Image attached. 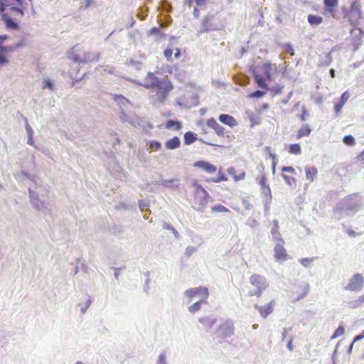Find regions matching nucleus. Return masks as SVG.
<instances>
[{
    "instance_id": "1",
    "label": "nucleus",
    "mask_w": 364,
    "mask_h": 364,
    "mask_svg": "<svg viewBox=\"0 0 364 364\" xmlns=\"http://www.w3.org/2000/svg\"><path fill=\"white\" fill-rule=\"evenodd\" d=\"M0 13L7 28H18L17 21L23 16V9L20 5H16L14 0L4 1L0 0Z\"/></svg>"
},
{
    "instance_id": "2",
    "label": "nucleus",
    "mask_w": 364,
    "mask_h": 364,
    "mask_svg": "<svg viewBox=\"0 0 364 364\" xmlns=\"http://www.w3.org/2000/svg\"><path fill=\"white\" fill-rule=\"evenodd\" d=\"M189 188L190 198L193 203V208L197 211H203L208 205L210 198L208 192L203 188L196 179L191 181Z\"/></svg>"
},
{
    "instance_id": "3",
    "label": "nucleus",
    "mask_w": 364,
    "mask_h": 364,
    "mask_svg": "<svg viewBox=\"0 0 364 364\" xmlns=\"http://www.w3.org/2000/svg\"><path fill=\"white\" fill-rule=\"evenodd\" d=\"M277 70L275 65L270 62H264L256 65L252 69L255 80L258 87L267 90L268 84L272 81V73Z\"/></svg>"
},
{
    "instance_id": "4",
    "label": "nucleus",
    "mask_w": 364,
    "mask_h": 364,
    "mask_svg": "<svg viewBox=\"0 0 364 364\" xmlns=\"http://www.w3.org/2000/svg\"><path fill=\"white\" fill-rule=\"evenodd\" d=\"M341 11L344 19L349 23V24L355 28L362 18L361 4L359 0H354L350 8L346 6L341 7Z\"/></svg>"
},
{
    "instance_id": "5",
    "label": "nucleus",
    "mask_w": 364,
    "mask_h": 364,
    "mask_svg": "<svg viewBox=\"0 0 364 364\" xmlns=\"http://www.w3.org/2000/svg\"><path fill=\"white\" fill-rule=\"evenodd\" d=\"M250 284L255 287L254 289L250 290L248 292L249 296H257L260 297L262 294V292L265 291L268 287L269 284L267 281V279L260 274H253L250 276Z\"/></svg>"
},
{
    "instance_id": "6",
    "label": "nucleus",
    "mask_w": 364,
    "mask_h": 364,
    "mask_svg": "<svg viewBox=\"0 0 364 364\" xmlns=\"http://www.w3.org/2000/svg\"><path fill=\"white\" fill-rule=\"evenodd\" d=\"M310 286L307 283L294 285L289 291V299L292 303H296L304 299L309 292Z\"/></svg>"
},
{
    "instance_id": "7",
    "label": "nucleus",
    "mask_w": 364,
    "mask_h": 364,
    "mask_svg": "<svg viewBox=\"0 0 364 364\" xmlns=\"http://www.w3.org/2000/svg\"><path fill=\"white\" fill-rule=\"evenodd\" d=\"M184 294L189 299V301H191L196 297H198L199 300H202V301H206L209 292L207 287H199L187 289Z\"/></svg>"
},
{
    "instance_id": "8",
    "label": "nucleus",
    "mask_w": 364,
    "mask_h": 364,
    "mask_svg": "<svg viewBox=\"0 0 364 364\" xmlns=\"http://www.w3.org/2000/svg\"><path fill=\"white\" fill-rule=\"evenodd\" d=\"M364 285V277L360 274H355L349 280L346 289L351 291H360Z\"/></svg>"
},
{
    "instance_id": "9",
    "label": "nucleus",
    "mask_w": 364,
    "mask_h": 364,
    "mask_svg": "<svg viewBox=\"0 0 364 364\" xmlns=\"http://www.w3.org/2000/svg\"><path fill=\"white\" fill-rule=\"evenodd\" d=\"M274 247V257L277 261H285L288 259V254L284 248V240L282 237H278V242Z\"/></svg>"
},
{
    "instance_id": "10",
    "label": "nucleus",
    "mask_w": 364,
    "mask_h": 364,
    "mask_svg": "<svg viewBox=\"0 0 364 364\" xmlns=\"http://www.w3.org/2000/svg\"><path fill=\"white\" fill-rule=\"evenodd\" d=\"M257 181L261 187V192L266 201L268 203L272 198V191L269 186L267 184V178L265 174H262L257 178Z\"/></svg>"
},
{
    "instance_id": "11",
    "label": "nucleus",
    "mask_w": 364,
    "mask_h": 364,
    "mask_svg": "<svg viewBox=\"0 0 364 364\" xmlns=\"http://www.w3.org/2000/svg\"><path fill=\"white\" fill-rule=\"evenodd\" d=\"M276 305V301L274 299L271 300L269 303L263 305H259L256 304L255 308L258 311L259 315L263 318H266L269 316L274 309Z\"/></svg>"
},
{
    "instance_id": "12",
    "label": "nucleus",
    "mask_w": 364,
    "mask_h": 364,
    "mask_svg": "<svg viewBox=\"0 0 364 364\" xmlns=\"http://www.w3.org/2000/svg\"><path fill=\"white\" fill-rule=\"evenodd\" d=\"M282 176L284 181L289 186L296 184L295 169L292 166H284L282 168Z\"/></svg>"
},
{
    "instance_id": "13",
    "label": "nucleus",
    "mask_w": 364,
    "mask_h": 364,
    "mask_svg": "<svg viewBox=\"0 0 364 364\" xmlns=\"http://www.w3.org/2000/svg\"><path fill=\"white\" fill-rule=\"evenodd\" d=\"M217 336L219 338L229 337L233 334V327L230 323H225L219 326L217 329Z\"/></svg>"
},
{
    "instance_id": "14",
    "label": "nucleus",
    "mask_w": 364,
    "mask_h": 364,
    "mask_svg": "<svg viewBox=\"0 0 364 364\" xmlns=\"http://www.w3.org/2000/svg\"><path fill=\"white\" fill-rule=\"evenodd\" d=\"M324 13L336 18V9L338 5V0H323Z\"/></svg>"
},
{
    "instance_id": "15",
    "label": "nucleus",
    "mask_w": 364,
    "mask_h": 364,
    "mask_svg": "<svg viewBox=\"0 0 364 364\" xmlns=\"http://www.w3.org/2000/svg\"><path fill=\"white\" fill-rule=\"evenodd\" d=\"M215 29L214 23V15L212 14H207L202 20V31L208 32Z\"/></svg>"
},
{
    "instance_id": "16",
    "label": "nucleus",
    "mask_w": 364,
    "mask_h": 364,
    "mask_svg": "<svg viewBox=\"0 0 364 364\" xmlns=\"http://www.w3.org/2000/svg\"><path fill=\"white\" fill-rule=\"evenodd\" d=\"M144 87L146 88H161V82L154 73H149L145 80Z\"/></svg>"
},
{
    "instance_id": "17",
    "label": "nucleus",
    "mask_w": 364,
    "mask_h": 364,
    "mask_svg": "<svg viewBox=\"0 0 364 364\" xmlns=\"http://www.w3.org/2000/svg\"><path fill=\"white\" fill-rule=\"evenodd\" d=\"M194 166L203 169L208 173H214L217 171V167L209 163L204 161H198L194 163Z\"/></svg>"
},
{
    "instance_id": "18",
    "label": "nucleus",
    "mask_w": 364,
    "mask_h": 364,
    "mask_svg": "<svg viewBox=\"0 0 364 364\" xmlns=\"http://www.w3.org/2000/svg\"><path fill=\"white\" fill-rule=\"evenodd\" d=\"M207 125L212 128L218 135L223 136L225 135V128L220 125L215 119L211 118L207 121Z\"/></svg>"
},
{
    "instance_id": "19",
    "label": "nucleus",
    "mask_w": 364,
    "mask_h": 364,
    "mask_svg": "<svg viewBox=\"0 0 364 364\" xmlns=\"http://www.w3.org/2000/svg\"><path fill=\"white\" fill-rule=\"evenodd\" d=\"M12 50L13 48L11 47L3 48L0 50V68L9 64L10 58L9 53Z\"/></svg>"
},
{
    "instance_id": "20",
    "label": "nucleus",
    "mask_w": 364,
    "mask_h": 364,
    "mask_svg": "<svg viewBox=\"0 0 364 364\" xmlns=\"http://www.w3.org/2000/svg\"><path fill=\"white\" fill-rule=\"evenodd\" d=\"M220 122L228 125L231 127H235L237 125V120L227 114H222L218 117Z\"/></svg>"
},
{
    "instance_id": "21",
    "label": "nucleus",
    "mask_w": 364,
    "mask_h": 364,
    "mask_svg": "<svg viewBox=\"0 0 364 364\" xmlns=\"http://www.w3.org/2000/svg\"><path fill=\"white\" fill-rule=\"evenodd\" d=\"M305 173H306V179L309 181L312 182L317 177L318 170L314 166L306 167L305 168Z\"/></svg>"
},
{
    "instance_id": "22",
    "label": "nucleus",
    "mask_w": 364,
    "mask_h": 364,
    "mask_svg": "<svg viewBox=\"0 0 364 364\" xmlns=\"http://www.w3.org/2000/svg\"><path fill=\"white\" fill-rule=\"evenodd\" d=\"M181 141L178 136H174L171 139H168L165 143V146L168 150H172L180 147Z\"/></svg>"
},
{
    "instance_id": "23",
    "label": "nucleus",
    "mask_w": 364,
    "mask_h": 364,
    "mask_svg": "<svg viewBox=\"0 0 364 364\" xmlns=\"http://www.w3.org/2000/svg\"><path fill=\"white\" fill-rule=\"evenodd\" d=\"M228 173L231 175L235 181H241L245 179L246 173L245 171H241L238 174L236 173V170L234 167H229L227 170Z\"/></svg>"
},
{
    "instance_id": "24",
    "label": "nucleus",
    "mask_w": 364,
    "mask_h": 364,
    "mask_svg": "<svg viewBox=\"0 0 364 364\" xmlns=\"http://www.w3.org/2000/svg\"><path fill=\"white\" fill-rule=\"evenodd\" d=\"M311 129L309 125L302 126L298 131L296 138L299 139L304 136H308L311 134Z\"/></svg>"
},
{
    "instance_id": "25",
    "label": "nucleus",
    "mask_w": 364,
    "mask_h": 364,
    "mask_svg": "<svg viewBox=\"0 0 364 364\" xmlns=\"http://www.w3.org/2000/svg\"><path fill=\"white\" fill-rule=\"evenodd\" d=\"M271 233L272 235L273 240L275 242H278V237H282L279 232V227L278 225V222L277 220L274 221V225L271 230Z\"/></svg>"
},
{
    "instance_id": "26",
    "label": "nucleus",
    "mask_w": 364,
    "mask_h": 364,
    "mask_svg": "<svg viewBox=\"0 0 364 364\" xmlns=\"http://www.w3.org/2000/svg\"><path fill=\"white\" fill-rule=\"evenodd\" d=\"M266 153L268 154L269 157L272 159V172L275 173L276 166H277V156L272 151V148L270 146H266L264 148Z\"/></svg>"
},
{
    "instance_id": "27",
    "label": "nucleus",
    "mask_w": 364,
    "mask_h": 364,
    "mask_svg": "<svg viewBox=\"0 0 364 364\" xmlns=\"http://www.w3.org/2000/svg\"><path fill=\"white\" fill-rule=\"evenodd\" d=\"M228 177L225 175V173H222L221 171H219L218 176L215 178H208L205 181L207 182H212V183H220L221 181H227Z\"/></svg>"
},
{
    "instance_id": "28",
    "label": "nucleus",
    "mask_w": 364,
    "mask_h": 364,
    "mask_svg": "<svg viewBox=\"0 0 364 364\" xmlns=\"http://www.w3.org/2000/svg\"><path fill=\"white\" fill-rule=\"evenodd\" d=\"M323 21V18L320 16L310 14L308 16V22L311 25H319Z\"/></svg>"
},
{
    "instance_id": "29",
    "label": "nucleus",
    "mask_w": 364,
    "mask_h": 364,
    "mask_svg": "<svg viewBox=\"0 0 364 364\" xmlns=\"http://www.w3.org/2000/svg\"><path fill=\"white\" fill-rule=\"evenodd\" d=\"M166 129L174 128L176 130H179L182 127V124L179 121L168 120L165 124Z\"/></svg>"
},
{
    "instance_id": "30",
    "label": "nucleus",
    "mask_w": 364,
    "mask_h": 364,
    "mask_svg": "<svg viewBox=\"0 0 364 364\" xmlns=\"http://www.w3.org/2000/svg\"><path fill=\"white\" fill-rule=\"evenodd\" d=\"M200 322L203 324L204 328L206 329L211 328L215 323V320L210 318H201Z\"/></svg>"
},
{
    "instance_id": "31",
    "label": "nucleus",
    "mask_w": 364,
    "mask_h": 364,
    "mask_svg": "<svg viewBox=\"0 0 364 364\" xmlns=\"http://www.w3.org/2000/svg\"><path fill=\"white\" fill-rule=\"evenodd\" d=\"M196 140V134L191 132H188L184 134V144L189 145Z\"/></svg>"
},
{
    "instance_id": "32",
    "label": "nucleus",
    "mask_w": 364,
    "mask_h": 364,
    "mask_svg": "<svg viewBox=\"0 0 364 364\" xmlns=\"http://www.w3.org/2000/svg\"><path fill=\"white\" fill-rule=\"evenodd\" d=\"M288 151L291 154L299 155L301 153V149L299 144H292L289 145Z\"/></svg>"
},
{
    "instance_id": "33",
    "label": "nucleus",
    "mask_w": 364,
    "mask_h": 364,
    "mask_svg": "<svg viewBox=\"0 0 364 364\" xmlns=\"http://www.w3.org/2000/svg\"><path fill=\"white\" fill-rule=\"evenodd\" d=\"M205 303H206V301H202V300H198V301L195 302L191 306H190L188 309L190 312L194 314L200 309L201 304Z\"/></svg>"
},
{
    "instance_id": "34",
    "label": "nucleus",
    "mask_w": 364,
    "mask_h": 364,
    "mask_svg": "<svg viewBox=\"0 0 364 364\" xmlns=\"http://www.w3.org/2000/svg\"><path fill=\"white\" fill-rule=\"evenodd\" d=\"M213 213H227L230 212V210L223 205H217L211 208Z\"/></svg>"
},
{
    "instance_id": "35",
    "label": "nucleus",
    "mask_w": 364,
    "mask_h": 364,
    "mask_svg": "<svg viewBox=\"0 0 364 364\" xmlns=\"http://www.w3.org/2000/svg\"><path fill=\"white\" fill-rule=\"evenodd\" d=\"M249 119L251 123V127H255L261 124V118L255 114H250Z\"/></svg>"
},
{
    "instance_id": "36",
    "label": "nucleus",
    "mask_w": 364,
    "mask_h": 364,
    "mask_svg": "<svg viewBox=\"0 0 364 364\" xmlns=\"http://www.w3.org/2000/svg\"><path fill=\"white\" fill-rule=\"evenodd\" d=\"M343 141L347 146H353L355 144V139L352 135L345 136L343 139Z\"/></svg>"
},
{
    "instance_id": "37",
    "label": "nucleus",
    "mask_w": 364,
    "mask_h": 364,
    "mask_svg": "<svg viewBox=\"0 0 364 364\" xmlns=\"http://www.w3.org/2000/svg\"><path fill=\"white\" fill-rule=\"evenodd\" d=\"M344 328L343 326H339L333 333L331 336V339H335L338 337H340L344 334Z\"/></svg>"
},
{
    "instance_id": "38",
    "label": "nucleus",
    "mask_w": 364,
    "mask_h": 364,
    "mask_svg": "<svg viewBox=\"0 0 364 364\" xmlns=\"http://www.w3.org/2000/svg\"><path fill=\"white\" fill-rule=\"evenodd\" d=\"M205 0H186V4L191 7L193 4H196L197 6H202L205 4Z\"/></svg>"
},
{
    "instance_id": "39",
    "label": "nucleus",
    "mask_w": 364,
    "mask_h": 364,
    "mask_svg": "<svg viewBox=\"0 0 364 364\" xmlns=\"http://www.w3.org/2000/svg\"><path fill=\"white\" fill-rule=\"evenodd\" d=\"M42 88L43 90H53V84L50 82L48 79H45L43 81Z\"/></svg>"
},
{
    "instance_id": "40",
    "label": "nucleus",
    "mask_w": 364,
    "mask_h": 364,
    "mask_svg": "<svg viewBox=\"0 0 364 364\" xmlns=\"http://www.w3.org/2000/svg\"><path fill=\"white\" fill-rule=\"evenodd\" d=\"M161 147V144L160 142L157 141H151L149 142V148L153 150H159Z\"/></svg>"
},
{
    "instance_id": "41",
    "label": "nucleus",
    "mask_w": 364,
    "mask_h": 364,
    "mask_svg": "<svg viewBox=\"0 0 364 364\" xmlns=\"http://www.w3.org/2000/svg\"><path fill=\"white\" fill-rule=\"evenodd\" d=\"M314 258H302L299 262L304 267H307L311 264Z\"/></svg>"
},
{
    "instance_id": "42",
    "label": "nucleus",
    "mask_w": 364,
    "mask_h": 364,
    "mask_svg": "<svg viewBox=\"0 0 364 364\" xmlns=\"http://www.w3.org/2000/svg\"><path fill=\"white\" fill-rule=\"evenodd\" d=\"M114 100H119V103L122 104V105H124L125 104L128 103L129 101L127 99L124 97L122 95H114Z\"/></svg>"
},
{
    "instance_id": "43",
    "label": "nucleus",
    "mask_w": 364,
    "mask_h": 364,
    "mask_svg": "<svg viewBox=\"0 0 364 364\" xmlns=\"http://www.w3.org/2000/svg\"><path fill=\"white\" fill-rule=\"evenodd\" d=\"M343 102L339 101L338 103H336L334 106V110L336 114H338L343 106Z\"/></svg>"
},
{
    "instance_id": "44",
    "label": "nucleus",
    "mask_w": 364,
    "mask_h": 364,
    "mask_svg": "<svg viewBox=\"0 0 364 364\" xmlns=\"http://www.w3.org/2000/svg\"><path fill=\"white\" fill-rule=\"evenodd\" d=\"M173 51L171 49H166L164 50V55L167 58L168 60H171Z\"/></svg>"
},
{
    "instance_id": "45",
    "label": "nucleus",
    "mask_w": 364,
    "mask_h": 364,
    "mask_svg": "<svg viewBox=\"0 0 364 364\" xmlns=\"http://www.w3.org/2000/svg\"><path fill=\"white\" fill-rule=\"evenodd\" d=\"M265 92H252L248 95L249 98L260 97L264 95Z\"/></svg>"
},
{
    "instance_id": "46",
    "label": "nucleus",
    "mask_w": 364,
    "mask_h": 364,
    "mask_svg": "<svg viewBox=\"0 0 364 364\" xmlns=\"http://www.w3.org/2000/svg\"><path fill=\"white\" fill-rule=\"evenodd\" d=\"M269 108V105L267 103L263 104L257 109L258 112H262Z\"/></svg>"
},
{
    "instance_id": "47",
    "label": "nucleus",
    "mask_w": 364,
    "mask_h": 364,
    "mask_svg": "<svg viewBox=\"0 0 364 364\" xmlns=\"http://www.w3.org/2000/svg\"><path fill=\"white\" fill-rule=\"evenodd\" d=\"M205 143L208 144V145H210V146H219V147H223L224 146V145H223L221 144H218L216 142L211 141L210 140L206 141H205Z\"/></svg>"
},
{
    "instance_id": "48",
    "label": "nucleus",
    "mask_w": 364,
    "mask_h": 364,
    "mask_svg": "<svg viewBox=\"0 0 364 364\" xmlns=\"http://www.w3.org/2000/svg\"><path fill=\"white\" fill-rule=\"evenodd\" d=\"M348 97H349V96H348V92H343L342 96H341V97L340 101L343 102V104H345V102L348 99Z\"/></svg>"
},
{
    "instance_id": "49",
    "label": "nucleus",
    "mask_w": 364,
    "mask_h": 364,
    "mask_svg": "<svg viewBox=\"0 0 364 364\" xmlns=\"http://www.w3.org/2000/svg\"><path fill=\"white\" fill-rule=\"evenodd\" d=\"M306 116H307L306 111L305 109H303V112H302V114H301V117H300L302 121H304V122L306 121Z\"/></svg>"
},
{
    "instance_id": "50",
    "label": "nucleus",
    "mask_w": 364,
    "mask_h": 364,
    "mask_svg": "<svg viewBox=\"0 0 364 364\" xmlns=\"http://www.w3.org/2000/svg\"><path fill=\"white\" fill-rule=\"evenodd\" d=\"M163 228H164V229L169 230L171 231V230L173 229V227L172 225H171L170 224L164 223Z\"/></svg>"
},
{
    "instance_id": "51",
    "label": "nucleus",
    "mask_w": 364,
    "mask_h": 364,
    "mask_svg": "<svg viewBox=\"0 0 364 364\" xmlns=\"http://www.w3.org/2000/svg\"><path fill=\"white\" fill-rule=\"evenodd\" d=\"M7 36L6 35L0 36V50L4 47H1L4 40L6 39Z\"/></svg>"
},
{
    "instance_id": "52",
    "label": "nucleus",
    "mask_w": 364,
    "mask_h": 364,
    "mask_svg": "<svg viewBox=\"0 0 364 364\" xmlns=\"http://www.w3.org/2000/svg\"><path fill=\"white\" fill-rule=\"evenodd\" d=\"M359 31V34L360 36H361L362 34H363V31L361 29H358ZM362 43V41H361V37L358 39V42L357 43V45H356V47H358V46H360Z\"/></svg>"
},
{
    "instance_id": "53",
    "label": "nucleus",
    "mask_w": 364,
    "mask_h": 364,
    "mask_svg": "<svg viewBox=\"0 0 364 364\" xmlns=\"http://www.w3.org/2000/svg\"><path fill=\"white\" fill-rule=\"evenodd\" d=\"M287 347L290 350H293V343H292V340H290L287 344Z\"/></svg>"
},
{
    "instance_id": "54",
    "label": "nucleus",
    "mask_w": 364,
    "mask_h": 364,
    "mask_svg": "<svg viewBox=\"0 0 364 364\" xmlns=\"http://www.w3.org/2000/svg\"><path fill=\"white\" fill-rule=\"evenodd\" d=\"M363 338H364V335H362V334L358 335V336H357L356 337H355V338H354V341H354V342H355V341H359V340L362 339Z\"/></svg>"
},
{
    "instance_id": "55",
    "label": "nucleus",
    "mask_w": 364,
    "mask_h": 364,
    "mask_svg": "<svg viewBox=\"0 0 364 364\" xmlns=\"http://www.w3.org/2000/svg\"><path fill=\"white\" fill-rule=\"evenodd\" d=\"M358 159L360 161H364V151L358 156Z\"/></svg>"
},
{
    "instance_id": "56",
    "label": "nucleus",
    "mask_w": 364,
    "mask_h": 364,
    "mask_svg": "<svg viewBox=\"0 0 364 364\" xmlns=\"http://www.w3.org/2000/svg\"><path fill=\"white\" fill-rule=\"evenodd\" d=\"M159 31V29L157 28H153L151 29L150 32L151 33H157Z\"/></svg>"
},
{
    "instance_id": "57",
    "label": "nucleus",
    "mask_w": 364,
    "mask_h": 364,
    "mask_svg": "<svg viewBox=\"0 0 364 364\" xmlns=\"http://www.w3.org/2000/svg\"><path fill=\"white\" fill-rule=\"evenodd\" d=\"M330 74L332 77H335V70L333 69L330 70Z\"/></svg>"
},
{
    "instance_id": "58",
    "label": "nucleus",
    "mask_w": 364,
    "mask_h": 364,
    "mask_svg": "<svg viewBox=\"0 0 364 364\" xmlns=\"http://www.w3.org/2000/svg\"><path fill=\"white\" fill-rule=\"evenodd\" d=\"M172 232L176 235V236H178V233L177 232V230L173 228V229L171 230Z\"/></svg>"
},
{
    "instance_id": "59",
    "label": "nucleus",
    "mask_w": 364,
    "mask_h": 364,
    "mask_svg": "<svg viewBox=\"0 0 364 364\" xmlns=\"http://www.w3.org/2000/svg\"><path fill=\"white\" fill-rule=\"evenodd\" d=\"M180 55V51L178 50L176 53L175 54V57L178 58Z\"/></svg>"
},
{
    "instance_id": "60",
    "label": "nucleus",
    "mask_w": 364,
    "mask_h": 364,
    "mask_svg": "<svg viewBox=\"0 0 364 364\" xmlns=\"http://www.w3.org/2000/svg\"><path fill=\"white\" fill-rule=\"evenodd\" d=\"M257 326H258L257 324H255V325H253V328L256 329L257 328Z\"/></svg>"
},
{
    "instance_id": "61",
    "label": "nucleus",
    "mask_w": 364,
    "mask_h": 364,
    "mask_svg": "<svg viewBox=\"0 0 364 364\" xmlns=\"http://www.w3.org/2000/svg\"><path fill=\"white\" fill-rule=\"evenodd\" d=\"M360 300H362V301H364V295H363L362 296H360Z\"/></svg>"
},
{
    "instance_id": "62",
    "label": "nucleus",
    "mask_w": 364,
    "mask_h": 364,
    "mask_svg": "<svg viewBox=\"0 0 364 364\" xmlns=\"http://www.w3.org/2000/svg\"><path fill=\"white\" fill-rule=\"evenodd\" d=\"M173 88L172 86H167V89L171 90Z\"/></svg>"
},
{
    "instance_id": "63",
    "label": "nucleus",
    "mask_w": 364,
    "mask_h": 364,
    "mask_svg": "<svg viewBox=\"0 0 364 364\" xmlns=\"http://www.w3.org/2000/svg\"><path fill=\"white\" fill-rule=\"evenodd\" d=\"M75 364H83V363H81V362H77V363H75Z\"/></svg>"
},
{
    "instance_id": "64",
    "label": "nucleus",
    "mask_w": 364,
    "mask_h": 364,
    "mask_svg": "<svg viewBox=\"0 0 364 364\" xmlns=\"http://www.w3.org/2000/svg\"><path fill=\"white\" fill-rule=\"evenodd\" d=\"M354 31H355V28L352 29V30L350 31V33H352Z\"/></svg>"
}]
</instances>
